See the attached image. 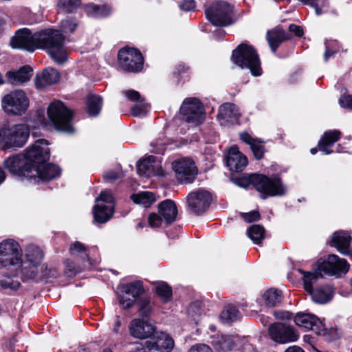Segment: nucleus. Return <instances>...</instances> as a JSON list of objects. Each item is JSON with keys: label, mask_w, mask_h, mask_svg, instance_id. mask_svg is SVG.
I'll return each instance as SVG.
<instances>
[{"label": "nucleus", "mask_w": 352, "mask_h": 352, "mask_svg": "<svg viewBox=\"0 0 352 352\" xmlns=\"http://www.w3.org/2000/svg\"><path fill=\"white\" fill-rule=\"evenodd\" d=\"M21 263V250L19 244L6 239L0 243V263L4 266L19 265Z\"/></svg>", "instance_id": "4468645a"}, {"label": "nucleus", "mask_w": 352, "mask_h": 352, "mask_svg": "<svg viewBox=\"0 0 352 352\" xmlns=\"http://www.w3.org/2000/svg\"><path fill=\"white\" fill-rule=\"evenodd\" d=\"M289 30L291 32H293L297 36H302L303 35L302 28L297 25L292 24L289 27Z\"/></svg>", "instance_id": "052dcab7"}, {"label": "nucleus", "mask_w": 352, "mask_h": 352, "mask_svg": "<svg viewBox=\"0 0 352 352\" xmlns=\"http://www.w3.org/2000/svg\"><path fill=\"white\" fill-rule=\"evenodd\" d=\"M5 166L14 175L19 177H32L31 165L25 161V157L20 153L9 157L4 162Z\"/></svg>", "instance_id": "a211bd4d"}, {"label": "nucleus", "mask_w": 352, "mask_h": 352, "mask_svg": "<svg viewBox=\"0 0 352 352\" xmlns=\"http://www.w3.org/2000/svg\"><path fill=\"white\" fill-rule=\"evenodd\" d=\"M212 344L217 352L230 351L234 346L233 338L230 335H217L212 338Z\"/></svg>", "instance_id": "7c9ffc66"}, {"label": "nucleus", "mask_w": 352, "mask_h": 352, "mask_svg": "<svg viewBox=\"0 0 352 352\" xmlns=\"http://www.w3.org/2000/svg\"><path fill=\"white\" fill-rule=\"evenodd\" d=\"M173 168L177 179L181 184L192 183L198 173L195 162L188 157L174 161Z\"/></svg>", "instance_id": "2eb2a0df"}, {"label": "nucleus", "mask_w": 352, "mask_h": 352, "mask_svg": "<svg viewBox=\"0 0 352 352\" xmlns=\"http://www.w3.org/2000/svg\"><path fill=\"white\" fill-rule=\"evenodd\" d=\"M30 136V129L25 124H16L0 130V146L4 149L21 148Z\"/></svg>", "instance_id": "20e7f679"}, {"label": "nucleus", "mask_w": 352, "mask_h": 352, "mask_svg": "<svg viewBox=\"0 0 352 352\" xmlns=\"http://www.w3.org/2000/svg\"><path fill=\"white\" fill-rule=\"evenodd\" d=\"M49 142L45 139H38L23 153L25 161L31 165V170L50 158Z\"/></svg>", "instance_id": "f8f14e48"}, {"label": "nucleus", "mask_w": 352, "mask_h": 352, "mask_svg": "<svg viewBox=\"0 0 352 352\" xmlns=\"http://www.w3.org/2000/svg\"><path fill=\"white\" fill-rule=\"evenodd\" d=\"M285 352H304V351L299 346H292L289 347Z\"/></svg>", "instance_id": "69168bd1"}, {"label": "nucleus", "mask_w": 352, "mask_h": 352, "mask_svg": "<svg viewBox=\"0 0 352 352\" xmlns=\"http://www.w3.org/2000/svg\"><path fill=\"white\" fill-rule=\"evenodd\" d=\"M65 265V274L69 277L75 276L76 274L80 273L84 268L88 267L87 263H84L82 267L76 265L69 260H67Z\"/></svg>", "instance_id": "de8ad7c7"}, {"label": "nucleus", "mask_w": 352, "mask_h": 352, "mask_svg": "<svg viewBox=\"0 0 352 352\" xmlns=\"http://www.w3.org/2000/svg\"><path fill=\"white\" fill-rule=\"evenodd\" d=\"M248 164V159L236 146H232L226 155V165L232 172H241Z\"/></svg>", "instance_id": "4be33fe9"}, {"label": "nucleus", "mask_w": 352, "mask_h": 352, "mask_svg": "<svg viewBox=\"0 0 352 352\" xmlns=\"http://www.w3.org/2000/svg\"><path fill=\"white\" fill-rule=\"evenodd\" d=\"M195 6L196 3L194 0H184L179 5L180 9L186 12L193 10Z\"/></svg>", "instance_id": "13d9d810"}, {"label": "nucleus", "mask_w": 352, "mask_h": 352, "mask_svg": "<svg viewBox=\"0 0 352 352\" xmlns=\"http://www.w3.org/2000/svg\"><path fill=\"white\" fill-rule=\"evenodd\" d=\"M155 159L154 156L151 155L138 162L137 168L140 176L149 177L154 175H162V167L155 164Z\"/></svg>", "instance_id": "393cba45"}, {"label": "nucleus", "mask_w": 352, "mask_h": 352, "mask_svg": "<svg viewBox=\"0 0 352 352\" xmlns=\"http://www.w3.org/2000/svg\"><path fill=\"white\" fill-rule=\"evenodd\" d=\"M155 292L164 302L171 298L172 289L165 282H159L155 287Z\"/></svg>", "instance_id": "37998d69"}, {"label": "nucleus", "mask_w": 352, "mask_h": 352, "mask_svg": "<svg viewBox=\"0 0 352 352\" xmlns=\"http://www.w3.org/2000/svg\"><path fill=\"white\" fill-rule=\"evenodd\" d=\"M158 214L151 213L148 216V226L152 228H164L176 219L177 208L171 199H166L158 204Z\"/></svg>", "instance_id": "0eeeda50"}, {"label": "nucleus", "mask_w": 352, "mask_h": 352, "mask_svg": "<svg viewBox=\"0 0 352 352\" xmlns=\"http://www.w3.org/2000/svg\"><path fill=\"white\" fill-rule=\"evenodd\" d=\"M151 145L153 146V148L152 150V152L155 153H162L164 150V144L162 143H156V145H155L153 143L151 144Z\"/></svg>", "instance_id": "680f3d73"}, {"label": "nucleus", "mask_w": 352, "mask_h": 352, "mask_svg": "<svg viewBox=\"0 0 352 352\" xmlns=\"http://www.w3.org/2000/svg\"><path fill=\"white\" fill-rule=\"evenodd\" d=\"M157 342H159L161 349L164 352H169L174 346L173 340L166 333L163 332H157L153 336Z\"/></svg>", "instance_id": "ea45409f"}, {"label": "nucleus", "mask_w": 352, "mask_h": 352, "mask_svg": "<svg viewBox=\"0 0 352 352\" xmlns=\"http://www.w3.org/2000/svg\"><path fill=\"white\" fill-rule=\"evenodd\" d=\"M133 201L137 204L142 205L145 208L151 206L156 201L155 195L148 191H143L131 196Z\"/></svg>", "instance_id": "f704fd0d"}, {"label": "nucleus", "mask_w": 352, "mask_h": 352, "mask_svg": "<svg viewBox=\"0 0 352 352\" xmlns=\"http://www.w3.org/2000/svg\"><path fill=\"white\" fill-rule=\"evenodd\" d=\"M32 72V69L29 65H25L17 71L8 72L6 77L10 84L18 85L30 80Z\"/></svg>", "instance_id": "cd10ccee"}, {"label": "nucleus", "mask_w": 352, "mask_h": 352, "mask_svg": "<svg viewBox=\"0 0 352 352\" xmlns=\"http://www.w3.org/2000/svg\"><path fill=\"white\" fill-rule=\"evenodd\" d=\"M43 258V252L41 248L35 245L30 244L25 250V260L23 262H28L39 265Z\"/></svg>", "instance_id": "72a5a7b5"}, {"label": "nucleus", "mask_w": 352, "mask_h": 352, "mask_svg": "<svg viewBox=\"0 0 352 352\" xmlns=\"http://www.w3.org/2000/svg\"><path fill=\"white\" fill-rule=\"evenodd\" d=\"M30 101L25 93L16 89L6 94L1 100L4 111L10 115L21 116L28 110Z\"/></svg>", "instance_id": "6e6552de"}, {"label": "nucleus", "mask_w": 352, "mask_h": 352, "mask_svg": "<svg viewBox=\"0 0 352 352\" xmlns=\"http://www.w3.org/2000/svg\"><path fill=\"white\" fill-rule=\"evenodd\" d=\"M250 182L257 191L261 193V197L265 199L267 197L283 196L287 192V187L277 175L267 177L254 174L250 177Z\"/></svg>", "instance_id": "7ed1b4c3"}, {"label": "nucleus", "mask_w": 352, "mask_h": 352, "mask_svg": "<svg viewBox=\"0 0 352 352\" xmlns=\"http://www.w3.org/2000/svg\"><path fill=\"white\" fill-rule=\"evenodd\" d=\"M121 319L120 316H116L114 323L113 325V330L115 333H118L120 327H121Z\"/></svg>", "instance_id": "0e129e2a"}, {"label": "nucleus", "mask_w": 352, "mask_h": 352, "mask_svg": "<svg viewBox=\"0 0 352 352\" xmlns=\"http://www.w3.org/2000/svg\"><path fill=\"white\" fill-rule=\"evenodd\" d=\"M247 233L254 243L259 244L264 238L265 229L260 225H252L248 230Z\"/></svg>", "instance_id": "79ce46f5"}, {"label": "nucleus", "mask_w": 352, "mask_h": 352, "mask_svg": "<svg viewBox=\"0 0 352 352\" xmlns=\"http://www.w3.org/2000/svg\"><path fill=\"white\" fill-rule=\"evenodd\" d=\"M309 6L314 8L315 12H316V15L319 16L322 14L321 9L318 6V1H316L314 2V5H309Z\"/></svg>", "instance_id": "774afa93"}, {"label": "nucleus", "mask_w": 352, "mask_h": 352, "mask_svg": "<svg viewBox=\"0 0 352 352\" xmlns=\"http://www.w3.org/2000/svg\"><path fill=\"white\" fill-rule=\"evenodd\" d=\"M0 285L3 289H10L12 290H16L20 283L17 280H13L11 277H3L0 279Z\"/></svg>", "instance_id": "8fccbe9b"}, {"label": "nucleus", "mask_w": 352, "mask_h": 352, "mask_svg": "<svg viewBox=\"0 0 352 352\" xmlns=\"http://www.w3.org/2000/svg\"><path fill=\"white\" fill-rule=\"evenodd\" d=\"M268 332L271 339L280 344L293 342L299 338L296 329L287 322H277L270 324Z\"/></svg>", "instance_id": "ddd939ff"}, {"label": "nucleus", "mask_w": 352, "mask_h": 352, "mask_svg": "<svg viewBox=\"0 0 352 352\" xmlns=\"http://www.w3.org/2000/svg\"><path fill=\"white\" fill-rule=\"evenodd\" d=\"M138 304L140 315L143 317H148L152 310L150 300L148 298H141L138 300Z\"/></svg>", "instance_id": "09e8293b"}, {"label": "nucleus", "mask_w": 352, "mask_h": 352, "mask_svg": "<svg viewBox=\"0 0 352 352\" xmlns=\"http://www.w3.org/2000/svg\"><path fill=\"white\" fill-rule=\"evenodd\" d=\"M282 300V294L280 291L271 288L267 290L259 299L261 305H265L268 307H273L278 305Z\"/></svg>", "instance_id": "2f4dec72"}, {"label": "nucleus", "mask_w": 352, "mask_h": 352, "mask_svg": "<svg viewBox=\"0 0 352 352\" xmlns=\"http://www.w3.org/2000/svg\"><path fill=\"white\" fill-rule=\"evenodd\" d=\"M60 74L58 72L53 68L48 67L38 74L35 78V85L37 88H43L47 85L54 84L58 81Z\"/></svg>", "instance_id": "a878e982"}, {"label": "nucleus", "mask_w": 352, "mask_h": 352, "mask_svg": "<svg viewBox=\"0 0 352 352\" xmlns=\"http://www.w3.org/2000/svg\"><path fill=\"white\" fill-rule=\"evenodd\" d=\"M240 113L236 106L232 103H225L219 107L218 119L221 124L233 122L236 120Z\"/></svg>", "instance_id": "c85d7f7f"}, {"label": "nucleus", "mask_w": 352, "mask_h": 352, "mask_svg": "<svg viewBox=\"0 0 352 352\" xmlns=\"http://www.w3.org/2000/svg\"><path fill=\"white\" fill-rule=\"evenodd\" d=\"M102 100L100 96L89 94L87 98V113L91 116H98L101 110Z\"/></svg>", "instance_id": "c9c22d12"}, {"label": "nucleus", "mask_w": 352, "mask_h": 352, "mask_svg": "<svg viewBox=\"0 0 352 352\" xmlns=\"http://www.w3.org/2000/svg\"><path fill=\"white\" fill-rule=\"evenodd\" d=\"M21 266V274L26 279H34L38 274V265L30 263L28 262H22L19 263Z\"/></svg>", "instance_id": "a19ab883"}, {"label": "nucleus", "mask_w": 352, "mask_h": 352, "mask_svg": "<svg viewBox=\"0 0 352 352\" xmlns=\"http://www.w3.org/2000/svg\"><path fill=\"white\" fill-rule=\"evenodd\" d=\"M241 217L248 223L257 221L260 219V214L256 210H253L247 213H241Z\"/></svg>", "instance_id": "603ef678"}, {"label": "nucleus", "mask_w": 352, "mask_h": 352, "mask_svg": "<svg viewBox=\"0 0 352 352\" xmlns=\"http://www.w3.org/2000/svg\"><path fill=\"white\" fill-rule=\"evenodd\" d=\"M149 109V104L144 102V100L142 99L131 108V113L133 116L142 117L146 115Z\"/></svg>", "instance_id": "49530a36"}, {"label": "nucleus", "mask_w": 352, "mask_h": 352, "mask_svg": "<svg viewBox=\"0 0 352 352\" xmlns=\"http://www.w3.org/2000/svg\"><path fill=\"white\" fill-rule=\"evenodd\" d=\"M124 95L128 98L130 100L133 102H138L140 100H142L140 94L139 92L135 90H127L123 92Z\"/></svg>", "instance_id": "4d7b16f0"}, {"label": "nucleus", "mask_w": 352, "mask_h": 352, "mask_svg": "<svg viewBox=\"0 0 352 352\" xmlns=\"http://www.w3.org/2000/svg\"><path fill=\"white\" fill-rule=\"evenodd\" d=\"M226 35V32L223 30H217L216 33L214 34V36L216 39L219 40L223 38Z\"/></svg>", "instance_id": "338daca9"}, {"label": "nucleus", "mask_w": 352, "mask_h": 352, "mask_svg": "<svg viewBox=\"0 0 352 352\" xmlns=\"http://www.w3.org/2000/svg\"><path fill=\"white\" fill-rule=\"evenodd\" d=\"M189 352H212V350L207 344H197L191 346Z\"/></svg>", "instance_id": "6e6d98bb"}, {"label": "nucleus", "mask_w": 352, "mask_h": 352, "mask_svg": "<svg viewBox=\"0 0 352 352\" xmlns=\"http://www.w3.org/2000/svg\"><path fill=\"white\" fill-rule=\"evenodd\" d=\"M47 116L56 129L67 133H73L72 124V112L60 101L52 102L47 109Z\"/></svg>", "instance_id": "423d86ee"}, {"label": "nucleus", "mask_w": 352, "mask_h": 352, "mask_svg": "<svg viewBox=\"0 0 352 352\" xmlns=\"http://www.w3.org/2000/svg\"><path fill=\"white\" fill-rule=\"evenodd\" d=\"M294 320L297 326L311 329L316 334L325 333L326 329L322 321L314 314L300 312L296 314Z\"/></svg>", "instance_id": "aec40b11"}, {"label": "nucleus", "mask_w": 352, "mask_h": 352, "mask_svg": "<svg viewBox=\"0 0 352 352\" xmlns=\"http://www.w3.org/2000/svg\"><path fill=\"white\" fill-rule=\"evenodd\" d=\"M182 119L194 125L201 123L204 119V109L200 100L196 98H186L181 107Z\"/></svg>", "instance_id": "9d476101"}, {"label": "nucleus", "mask_w": 352, "mask_h": 352, "mask_svg": "<svg viewBox=\"0 0 352 352\" xmlns=\"http://www.w3.org/2000/svg\"><path fill=\"white\" fill-rule=\"evenodd\" d=\"M232 59L241 68H248L254 76L262 74L261 62L256 50L250 45L241 44L232 52Z\"/></svg>", "instance_id": "39448f33"}, {"label": "nucleus", "mask_w": 352, "mask_h": 352, "mask_svg": "<svg viewBox=\"0 0 352 352\" xmlns=\"http://www.w3.org/2000/svg\"><path fill=\"white\" fill-rule=\"evenodd\" d=\"M287 33L281 29L272 30L267 33V40L273 52H275L280 44L288 39Z\"/></svg>", "instance_id": "473e14b6"}, {"label": "nucleus", "mask_w": 352, "mask_h": 352, "mask_svg": "<svg viewBox=\"0 0 352 352\" xmlns=\"http://www.w3.org/2000/svg\"><path fill=\"white\" fill-rule=\"evenodd\" d=\"M65 37L54 29H47L32 33L28 28L18 30L10 41L14 49L23 50L30 52L36 49L45 50L57 63L63 64L67 58V50L63 45Z\"/></svg>", "instance_id": "f257e3e1"}, {"label": "nucleus", "mask_w": 352, "mask_h": 352, "mask_svg": "<svg viewBox=\"0 0 352 352\" xmlns=\"http://www.w3.org/2000/svg\"><path fill=\"white\" fill-rule=\"evenodd\" d=\"M239 316V311L233 305L227 306L221 312V318L226 322H233Z\"/></svg>", "instance_id": "a18cd8bd"}, {"label": "nucleus", "mask_w": 352, "mask_h": 352, "mask_svg": "<svg viewBox=\"0 0 352 352\" xmlns=\"http://www.w3.org/2000/svg\"><path fill=\"white\" fill-rule=\"evenodd\" d=\"M120 66L124 71L138 72L143 67V57L140 51L133 48H123L118 52Z\"/></svg>", "instance_id": "dca6fc26"}, {"label": "nucleus", "mask_w": 352, "mask_h": 352, "mask_svg": "<svg viewBox=\"0 0 352 352\" xmlns=\"http://www.w3.org/2000/svg\"><path fill=\"white\" fill-rule=\"evenodd\" d=\"M332 44L329 42H325V52L324 54V59L325 61H327L329 58L332 56L334 54H336L338 51L336 50L331 49Z\"/></svg>", "instance_id": "bf43d9fd"}, {"label": "nucleus", "mask_w": 352, "mask_h": 352, "mask_svg": "<svg viewBox=\"0 0 352 352\" xmlns=\"http://www.w3.org/2000/svg\"><path fill=\"white\" fill-rule=\"evenodd\" d=\"M341 136V132L338 130H329L325 131L318 142V148L320 151L327 155L331 154L333 152V150L329 148L333 144L338 141Z\"/></svg>", "instance_id": "bb28decb"}, {"label": "nucleus", "mask_w": 352, "mask_h": 352, "mask_svg": "<svg viewBox=\"0 0 352 352\" xmlns=\"http://www.w3.org/2000/svg\"><path fill=\"white\" fill-rule=\"evenodd\" d=\"M131 335L136 338L145 339L155 333V327L143 319H134L129 325Z\"/></svg>", "instance_id": "b1692460"}, {"label": "nucleus", "mask_w": 352, "mask_h": 352, "mask_svg": "<svg viewBox=\"0 0 352 352\" xmlns=\"http://www.w3.org/2000/svg\"><path fill=\"white\" fill-rule=\"evenodd\" d=\"M349 267V265L346 260L340 258L336 254H330L327 258L318 261L317 270L315 272H305L301 269L298 271L303 275L304 289L310 294L312 300L316 302L324 304L331 299L332 288L327 285L314 289L313 284L320 276H322V272L329 275L345 274L348 272Z\"/></svg>", "instance_id": "f03ea898"}, {"label": "nucleus", "mask_w": 352, "mask_h": 352, "mask_svg": "<svg viewBox=\"0 0 352 352\" xmlns=\"http://www.w3.org/2000/svg\"><path fill=\"white\" fill-rule=\"evenodd\" d=\"M129 352H149L147 350L146 344L144 346L140 343H138L135 345V348L131 350Z\"/></svg>", "instance_id": "e2e57ef3"}, {"label": "nucleus", "mask_w": 352, "mask_h": 352, "mask_svg": "<svg viewBox=\"0 0 352 352\" xmlns=\"http://www.w3.org/2000/svg\"><path fill=\"white\" fill-rule=\"evenodd\" d=\"M69 252L73 256H80L85 263L89 261L88 250L85 246L79 241H76L70 245Z\"/></svg>", "instance_id": "58836bf2"}, {"label": "nucleus", "mask_w": 352, "mask_h": 352, "mask_svg": "<svg viewBox=\"0 0 352 352\" xmlns=\"http://www.w3.org/2000/svg\"><path fill=\"white\" fill-rule=\"evenodd\" d=\"M107 10V6H99L94 3H88L85 6V12L91 17L104 16L107 14L105 13Z\"/></svg>", "instance_id": "c03bdc74"}, {"label": "nucleus", "mask_w": 352, "mask_h": 352, "mask_svg": "<svg viewBox=\"0 0 352 352\" xmlns=\"http://www.w3.org/2000/svg\"><path fill=\"white\" fill-rule=\"evenodd\" d=\"M96 201L102 203L96 204L94 208V220L100 223H105L113 214V197L110 192L104 190L101 192Z\"/></svg>", "instance_id": "f3484780"}, {"label": "nucleus", "mask_w": 352, "mask_h": 352, "mask_svg": "<svg viewBox=\"0 0 352 352\" xmlns=\"http://www.w3.org/2000/svg\"><path fill=\"white\" fill-rule=\"evenodd\" d=\"M118 289L117 296L120 305L125 309L131 308L138 298L143 292L142 283L140 280H135L129 283H120Z\"/></svg>", "instance_id": "9b49d317"}, {"label": "nucleus", "mask_w": 352, "mask_h": 352, "mask_svg": "<svg viewBox=\"0 0 352 352\" xmlns=\"http://www.w3.org/2000/svg\"><path fill=\"white\" fill-rule=\"evenodd\" d=\"M232 6L226 1H217L205 10L208 20L215 26H227L232 23Z\"/></svg>", "instance_id": "1a4fd4ad"}, {"label": "nucleus", "mask_w": 352, "mask_h": 352, "mask_svg": "<svg viewBox=\"0 0 352 352\" xmlns=\"http://www.w3.org/2000/svg\"><path fill=\"white\" fill-rule=\"evenodd\" d=\"M79 21L75 17H67L61 21L60 30H58L65 38L64 34H72L79 25ZM65 40V38L64 39ZM65 41H63L64 42ZM65 45V44L63 43Z\"/></svg>", "instance_id": "4c0bfd02"}, {"label": "nucleus", "mask_w": 352, "mask_h": 352, "mask_svg": "<svg viewBox=\"0 0 352 352\" xmlns=\"http://www.w3.org/2000/svg\"><path fill=\"white\" fill-rule=\"evenodd\" d=\"M122 176V173L121 172H117L115 170L107 171L103 175L104 179L107 182H113L116 179L120 178Z\"/></svg>", "instance_id": "5fc2aeb1"}, {"label": "nucleus", "mask_w": 352, "mask_h": 352, "mask_svg": "<svg viewBox=\"0 0 352 352\" xmlns=\"http://www.w3.org/2000/svg\"><path fill=\"white\" fill-rule=\"evenodd\" d=\"M147 350L149 352H164L160 346L159 342H157L156 338L153 336L150 340L146 342Z\"/></svg>", "instance_id": "3c124183"}, {"label": "nucleus", "mask_w": 352, "mask_h": 352, "mask_svg": "<svg viewBox=\"0 0 352 352\" xmlns=\"http://www.w3.org/2000/svg\"><path fill=\"white\" fill-rule=\"evenodd\" d=\"M351 234L343 230H338L333 232L329 241L331 247L336 248L338 252L344 255H349L351 253L350 246L351 241Z\"/></svg>", "instance_id": "5701e85b"}, {"label": "nucleus", "mask_w": 352, "mask_h": 352, "mask_svg": "<svg viewBox=\"0 0 352 352\" xmlns=\"http://www.w3.org/2000/svg\"><path fill=\"white\" fill-rule=\"evenodd\" d=\"M339 103L343 108L352 109V96H342L339 99Z\"/></svg>", "instance_id": "864d4df0"}, {"label": "nucleus", "mask_w": 352, "mask_h": 352, "mask_svg": "<svg viewBox=\"0 0 352 352\" xmlns=\"http://www.w3.org/2000/svg\"><path fill=\"white\" fill-rule=\"evenodd\" d=\"M241 140L245 143L250 146L251 150L252 151L256 159H261L265 153V147L258 139L253 138L247 132H243L240 134Z\"/></svg>", "instance_id": "c756f323"}, {"label": "nucleus", "mask_w": 352, "mask_h": 352, "mask_svg": "<svg viewBox=\"0 0 352 352\" xmlns=\"http://www.w3.org/2000/svg\"><path fill=\"white\" fill-rule=\"evenodd\" d=\"M211 201V194L204 189L190 192L187 198L188 206L197 214L203 213L208 208Z\"/></svg>", "instance_id": "6ab92c4d"}, {"label": "nucleus", "mask_w": 352, "mask_h": 352, "mask_svg": "<svg viewBox=\"0 0 352 352\" xmlns=\"http://www.w3.org/2000/svg\"><path fill=\"white\" fill-rule=\"evenodd\" d=\"M81 5L80 0H58L56 3V9L60 12H74Z\"/></svg>", "instance_id": "e433bc0d"}, {"label": "nucleus", "mask_w": 352, "mask_h": 352, "mask_svg": "<svg viewBox=\"0 0 352 352\" xmlns=\"http://www.w3.org/2000/svg\"><path fill=\"white\" fill-rule=\"evenodd\" d=\"M60 173V169L58 166L42 162L31 170L30 175L32 176L29 178L34 179L37 182H47L56 178Z\"/></svg>", "instance_id": "412c9836"}]
</instances>
